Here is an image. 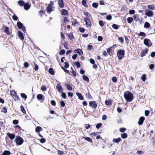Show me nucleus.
Masks as SVG:
<instances>
[{"instance_id": "f257e3e1", "label": "nucleus", "mask_w": 155, "mask_h": 155, "mask_svg": "<svg viewBox=\"0 0 155 155\" xmlns=\"http://www.w3.org/2000/svg\"><path fill=\"white\" fill-rule=\"evenodd\" d=\"M124 96L126 101L128 102L131 101L134 98L133 94L129 91L125 93Z\"/></svg>"}, {"instance_id": "f03ea898", "label": "nucleus", "mask_w": 155, "mask_h": 155, "mask_svg": "<svg viewBox=\"0 0 155 155\" xmlns=\"http://www.w3.org/2000/svg\"><path fill=\"white\" fill-rule=\"evenodd\" d=\"M124 52L125 51L124 50H119L117 51V54L119 59L121 60L122 59L124 55Z\"/></svg>"}, {"instance_id": "7ed1b4c3", "label": "nucleus", "mask_w": 155, "mask_h": 155, "mask_svg": "<svg viewBox=\"0 0 155 155\" xmlns=\"http://www.w3.org/2000/svg\"><path fill=\"white\" fill-rule=\"evenodd\" d=\"M15 141L16 142L17 144L18 145H21L23 142V139L20 137L18 136L15 139Z\"/></svg>"}, {"instance_id": "20e7f679", "label": "nucleus", "mask_w": 155, "mask_h": 155, "mask_svg": "<svg viewBox=\"0 0 155 155\" xmlns=\"http://www.w3.org/2000/svg\"><path fill=\"white\" fill-rule=\"evenodd\" d=\"M11 95L13 97L15 101L18 100L19 97L17 96L14 90H12L10 91Z\"/></svg>"}, {"instance_id": "39448f33", "label": "nucleus", "mask_w": 155, "mask_h": 155, "mask_svg": "<svg viewBox=\"0 0 155 155\" xmlns=\"http://www.w3.org/2000/svg\"><path fill=\"white\" fill-rule=\"evenodd\" d=\"M145 14L148 17H152L153 16V12L151 10L148 9L146 11Z\"/></svg>"}, {"instance_id": "423d86ee", "label": "nucleus", "mask_w": 155, "mask_h": 155, "mask_svg": "<svg viewBox=\"0 0 155 155\" xmlns=\"http://www.w3.org/2000/svg\"><path fill=\"white\" fill-rule=\"evenodd\" d=\"M52 1H51L48 6L46 8V10L48 13H50L51 12L53 11L52 10V5L53 3H51Z\"/></svg>"}, {"instance_id": "0eeeda50", "label": "nucleus", "mask_w": 155, "mask_h": 155, "mask_svg": "<svg viewBox=\"0 0 155 155\" xmlns=\"http://www.w3.org/2000/svg\"><path fill=\"white\" fill-rule=\"evenodd\" d=\"M84 20L85 22L86 25L87 27H90L91 26V21L88 18H85L84 19Z\"/></svg>"}, {"instance_id": "6e6552de", "label": "nucleus", "mask_w": 155, "mask_h": 155, "mask_svg": "<svg viewBox=\"0 0 155 155\" xmlns=\"http://www.w3.org/2000/svg\"><path fill=\"white\" fill-rule=\"evenodd\" d=\"M144 44L147 46H151V43L150 41L148 39H145L143 41Z\"/></svg>"}, {"instance_id": "1a4fd4ad", "label": "nucleus", "mask_w": 155, "mask_h": 155, "mask_svg": "<svg viewBox=\"0 0 155 155\" xmlns=\"http://www.w3.org/2000/svg\"><path fill=\"white\" fill-rule=\"evenodd\" d=\"M56 88L57 91L59 93H62L63 91V89L59 84H57L56 86Z\"/></svg>"}, {"instance_id": "9d476101", "label": "nucleus", "mask_w": 155, "mask_h": 155, "mask_svg": "<svg viewBox=\"0 0 155 155\" xmlns=\"http://www.w3.org/2000/svg\"><path fill=\"white\" fill-rule=\"evenodd\" d=\"M89 105L93 108H96L97 107V104H96L95 101H91L89 102Z\"/></svg>"}, {"instance_id": "9b49d317", "label": "nucleus", "mask_w": 155, "mask_h": 155, "mask_svg": "<svg viewBox=\"0 0 155 155\" xmlns=\"http://www.w3.org/2000/svg\"><path fill=\"white\" fill-rule=\"evenodd\" d=\"M74 52L80 55H81L83 54V52L82 50L79 48L77 49L74 50Z\"/></svg>"}, {"instance_id": "f8f14e48", "label": "nucleus", "mask_w": 155, "mask_h": 155, "mask_svg": "<svg viewBox=\"0 0 155 155\" xmlns=\"http://www.w3.org/2000/svg\"><path fill=\"white\" fill-rule=\"evenodd\" d=\"M7 135L9 138L11 140L14 139L15 137V135L13 134H10L8 132L7 133Z\"/></svg>"}, {"instance_id": "ddd939ff", "label": "nucleus", "mask_w": 155, "mask_h": 155, "mask_svg": "<svg viewBox=\"0 0 155 155\" xmlns=\"http://www.w3.org/2000/svg\"><path fill=\"white\" fill-rule=\"evenodd\" d=\"M145 120V118L143 117H140L139 119V120L138 121V124L139 125H141L143 124V121Z\"/></svg>"}, {"instance_id": "4468645a", "label": "nucleus", "mask_w": 155, "mask_h": 155, "mask_svg": "<svg viewBox=\"0 0 155 155\" xmlns=\"http://www.w3.org/2000/svg\"><path fill=\"white\" fill-rule=\"evenodd\" d=\"M58 4L59 7L63 8L64 6V4L63 0H58Z\"/></svg>"}, {"instance_id": "2eb2a0df", "label": "nucleus", "mask_w": 155, "mask_h": 155, "mask_svg": "<svg viewBox=\"0 0 155 155\" xmlns=\"http://www.w3.org/2000/svg\"><path fill=\"white\" fill-rule=\"evenodd\" d=\"M18 34L19 38L21 40H23L24 39V37L23 36V34L22 33L21 31H18Z\"/></svg>"}, {"instance_id": "dca6fc26", "label": "nucleus", "mask_w": 155, "mask_h": 155, "mask_svg": "<svg viewBox=\"0 0 155 155\" xmlns=\"http://www.w3.org/2000/svg\"><path fill=\"white\" fill-rule=\"evenodd\" d=\"M148 49H146L145 50H143L142 51L141 53V57L144 56L146 54H147L148 52Z\"/></svg>"}, {"instance_id": "f3484780", "label": "nucleus", "mask_w": 155, "mask_h": 155, "mask_svg": "<svg viewBox=\"0 0 155 155\" xmlns=\"http://www.w3.org/2000/svg\"><path fill=\"white\" fill-rule=\"evenodd\" d=\"M61 13L62 15H68V12L66 10L63 9L61 10Z\"/></svg>"}, {"instance_id": "a211bd4d", "label": "nucleus", "mask_w": 155, "mask_h": 155, "mask_svg": "<svg viewBox=\"0 0 155 155\" xmlns=\"http://www.w3.org/2000/svg\"><path fill=\"white\" fill-rule=\"evenodd\" d=\"M76 94L79 99L82 100L84 99V97L81 93L77 92Z\"/></svg>"}, {"instance_id": "6ab92c4d", "label": "nucleus", "mask_w": 155, "mask_h": 155, "mask_svg": "<svg viewBox=\"0 0 155 155\" xmlns=\"http://www.w3.org/2000/svg\"><path fill=\"white\" fill-rule=\"evenodd\" d=\"M121 140V138L120 137H119L117 138H114L113 140V142L116 143H118L120 142Z\"/></svg>"}, {"instance_id": "aec40b11", "label": "nucleus", "mask_w": 155, "mask_h": 155, "mask_svg": "<svg viewBox=\"0 0 155 155\" xmlns=\"http://www.w3.org/2000/svg\"><path fill=\"white\" fill-rule=\"evenodd\" d=\"M30 7V5L29 4H28L27 3H26L25 4H24V8L26 10H27L29 9Z\"/></svg>"}, {"instance_id": "412c9836", "label": "nucleus", "mask_w": 155, "mask_h": 155, "mask_svg": "<svg viewBox=\"0 0 155 155\" xmlns=\"http://www.w3.org/2000/svg\"><path fill=\"white\" fill-rule=\"evenodd\" d=\"M112 47H110L107 50V53L109 55H111L113 53V51L112 50Z\"/></svg>"}, {"instance_id": "4be33fe9", "label": "nucleus", "mask_w": 155, "mask_h": 155, "mask_svg": "<svg viewBox=\"0 0 155 155\" xmlns=\"http://www.w3.org/2000/svg\"><path fill=\"white\" fill-rule=\"evenodd\" d=\"M42 128L38 126L35 128V131L37 132L38 133L40 131L42 130Z\"/></svg>"}, {"instance_id": "5701e85b", "label": "nucleus", "mask_w": 155, "mask_h": 155, "mask_svg": "<svg viewBox=\"0 0 155 155\" xmlns=\"http://www.w3.org/2000/svg\"><path fill=\"white\" fill-rule=\"evenodd\" d=\"M11 154L10 151L5 150L4 151L1 155H10Z\"/></svg>"}, {"instance_id": "b1692460", "label": "nucleus", "mask_w": 155, "mask_h": 155, "mask_svg": "<svg viewBox=\"0 0 155 155\" xmlns=\"http://www.w3.org/2000/svg\"><path fill=\"white\" fill-rule=\"evenodd\" d=\"M68 35L71 41H73L74 39V37L72 34L71 33H70L69 34H68Z\"/></svg>"}, {"instance_id": "393cba45", "label": "nucleus", "mask_w": 155, "mask_h": 155, "mask_svg": "<svg viewBox=\"0 0 155 155\" xmlns=\"http://www.w3.org/2000/svg\"><path fill=\"white\" fill-rule=\"evenodd\" d=\"M83 138L85 140H86L87 141H88V142H89L91 143H92V141L91 139V138H90V137H83Z\"/></svg>"}, {"instance_id": "a878e982", "label": "nucleus", "mask_w": 155, "mask_h": 155, "mask_svg": "<svg viewBox=\"0 0 155 155\" xmlns=\"http://www.w3.org/2000/svg\"><path fill=\"white\" fill-rule=\"evenodd\" d=\"M17 25L18 28L19 29L22 28V27L23 26V24L20 22H18Z\"/></svg>"}, {"instance_id": "bb28decb", "label": "nucleus", "mask_w": 155, "mask_h": 155, "mask_svg": "<svg viewBox=\"0 0 155 155\" xmlns=\"http://www.w3.org/2000/svg\"><path fill=\"white\" fill-rule=\"evenodd\" d=\"M83 79L85 81L88 82L89 81V79L88 77L85 75H84L82 76Z\"/></svg>"}, {"instance_id": "cd10ccee", "label": "nucleus", "mask_w": 155, "mask_h": 155, "mask_svg": "<svg viewBox=\"0 0 155 155\" xmlns=\"http://www.w3.org/2000/svg\"><path fill=\"white\" fill-rule=\"evenodd\" d=\"M147 7L149 9L153 10L155 9V6L153 5H149L147 6Z\"/></svg>"}, {"instance_id": "c85d7f7f", "label": "nucleus", "mask_w": 155, "mask_h": 155, "mask_svg": "<svg viewBox=\"0 0 155 155\" xmlns=\"http://www.w3.org/2000/svg\"><path fill=\"white\" fill-rule=\"evenodd\" d=\"M48 72L51 74L52 75H54V71H53V69L52 68H49Z\"/></svg>"}, {"instance_id": "c756f323", "label": "nucleus", "mask_w": 155, "mask_h": 155, "mask_svg": "<svg viewBox=\"0 0 155 155\" xmlns=\"http://www.w3.org/2000/svg\"><path fill=\"white\" fill-rule=\"evenodd\" d=\"M5 32L8 35H9L10 34V33L9 31V28L8 27H5Z\"/></svg>"}, {"instance_id": "7c9ffc66", "label": "nucleus", "mask_w": 155, "mask_h": 155, "mask_svg": "<svg viewBox=\"0 0 155 155\" xmlns=\"http://www.w3.org/2000/svg\"><path fill=\"white\" fill-rule=\"evenodd\" d=\"M65 85L66 86L67 88L69 91H71L72 90V88L70 86L69 84L66 83L65 84Z\"/></svg>"}, {"instance_id": "2f4dec72", "label": "nucleus", "mask_w": 155, "mask_h": 155, "mask_svg": "<svg viewBox=\"0 0 155 155\" xmlns=\"http://www.w3.org/2000/svg\"><path fill=\"white\" fill-rule=\"evenodd\" d=\"M127 20L128 23L130 24L133 21V18L132 17H128L127 18Z\"/></svg>"}, {"instance_id": "473e14b6", "label": "nucleus", "mask_w": 155, "mask_h": 155, "mask_svg": "<svg viewBox=\"0 0 155 155\" xmlns=\"http://www.w3.org/2000/svg\"><path fill=\"white\" fill-rule=\"evenodd\" d=\"M146 34L145 33L143 32L140 31V33L138 34V35L140 36H143V37H145Z\"/></svg>"}, {"instance_id": "72a5a7b5", "label": "nucleus", "mask_w": 155, "mask_h": 155, "mask_svg": "<svg viewBox=\"0 0 155 155\" xmlns=\"http://www.w3.org/2000/svg\"><path fill=\"white\" fill-rule=\"evenodd\" d=\"M43 97V95L41 94H39L37 96V98L38 100H42Z\"/></svg>"}, {"instance_id": "f704fd0d", "label": "nucleus", "mask_w": 155, "mask_h": 155, "mask_svg": "<svg viewBox=\"0 0 155 155\" xmlns=\"http://www.w3.org/2000/svg\"><path fill=\"white\" fill-rule=\"evenodd\" d=\"M150 26V25L149 23L148 22H146L145 23L144 25V27L146 28H149Z\"/></svg>"}, {"instance_id": "c9c22d12", "label": "nucleus", "mask_w": 155, "mask_h": 155, "mask_svg": "<svg viewBox=\"0 0 155 155\" xmlns=\"http://www.w3.org/2000/svg\"><path fill=\"white\" fill-rule=\"evenodd\" d=\"M127 137V134L126 133H124L121 134V137L122 138H126Z\"/></svg>"}, {"instance_id": "e433bc0d", "label": "nucleus", "mask_w": 155, "mask_h": 155, "mask_svg": "<svg viewBox=\"0 0 155 155\" xmlns=\"http://www.w3.org/2000/svg\"><path fill=\"white\" fill-rule=\"evenodd\" d=\"M18 3L19 5L23 6L24 5L25 2L22 0H19L18 2Z\"/></svg>"}, {"instance_id": "4c0bfd02", "label": "nucleus", "mask_w": 155, "mask_h": 155, "mask_svg": "<svg viewBox=\"0 0 155 155\" xmlns=\"http://www.w3.org/2000/svg\"><path fill=\"white\" fill-rule=\"evenodd\" d=\"M74 64L78 68H79L81 67V64L80 62L78 61L75 62Z\"/></svg>"}, {"instance_id": "58836bf2", "label": "nucleus", "mask_w": 155, "mask_h": 155, "mask_svg": "<svg viewBox=\"0 0 155 155\" xmlns=\"http://www.w3.org/2000/svg\"><path fill=\"white\" fill-rule=\"evenodd\" d=\"M82 4L84 6L87 7V5L86 4V0H83L82 1Z\"/></svg>"}, {"instance_id": "ea45409f", "label": "nucleus", "mask_w": 155, "mask_h": 155, "mask_svg": "<svg viewBox=\"0 0 155 155\" xmlns=\"http://www.w3.org/2000/svg\"><path fill=\"white\" fill-rule=\"evenodd\" d=\"M105 104L107 105H109L111 104V102L110 100H106L105 102Z\"/></svg>"}, {"instance_id": "a19ab883", "label": "nucleus", "mask_w": 155, "mask_h": 155, "mask_svg": "<svg viewBox=\"0 0 155 155\" xmlns=\"http://www.w3.org/2000/svg\"><path fill=\"white\" fill-rule=\"evenodd\" d=\"M112 27L113 28L116 29H118L119 27V26H118V25H117L115 24H113L112 25Z\"/></svg>"}, {"instance_id": "79ce46f5", "label": "nucleus", "mask_w": 155, "mask_h": 155, "mask_svg": "<svg viewBox=\"0 0 155 155\" xmlns=\"http://www.w3.org/2000/svg\"><path fill=\"white\" fill-rule=\"evenodd\" d=\"M2 112L6 114L7 112V110L5 107H3L2 110Z\"/></svg>"}, {"instance_id": "37998d69", "label": "nucleus", "mask_w": 155, "mask_h": 155, "mask_svg": "<svg viewBox=\"0 0 155 155\" xmlns=\"http://www.w3.org/2000/svg\"><path fill=\"white\" fill-rule=\"evenodd\" d=\"M21 96L22 98L24 99H26L27 98V95L24 93H21Z\"/></svg>"}, {"instance_id": "c03bdc74", "label": "nucleus", "mask_w": 155, "mask_h": 155, "mask_svg": "<svg viewBox=\"0 0 155 155\" xmlns=\"http://www.w3.org/2000/svg\"><path fill=\"white\" fill-rule=\"evenodd\" d=\"M141 79L143 81H144L146 79V75L143 74L141 77Z\"/></svg>"}, {"instance_id": "a18cd8bd", "label": "nucleus", "mask_w": 155, "mask_h": 155, "mask_svg": "<svg viewBox=\"0 0 155 155\" xmlns=\"http://www.w3.org/2000/svg\"><path fill=\"white\" fill-rule=\"evenodd\" d=\"M99 24L100 26L101 27L103 26L104 25V23L103 21L102 20H100L99 21Z\"/></svg>"}, {"instance_id": "49530a36", "label": "nucleus", "mask_w": 155, "mask_h": 155, "mask_svg": "<svg viewBox=\"0 0 155 155\" xmlns=\"http://www.w3.org/2000/svg\"><path fill=\"white\" fill-rule=\"evenodd\" d=\"M21 110L23 113L24 114L26 113V111H25V109L24 107L22 106H21Z\"/></svg>"}, {"instance_id": "de8ad7c7", "label": "nucleus", "mask_w": 155, "mask_h": 155, "mask_svg": "<svg viewBox=\"0 0 155 155\" xmlns=\"http://www.w3.org/2000/svg\"><path fill=\"white\" fill-rule=\"evenodd\" d=\"M34 65L35 66L34 68V70L35 71H36L38 70V65L36 63H34Z\"/></svg>"}, {"instance_id": "09e8293b", "label": "nucleus", "mask_w": 155, "mask_h": 155, "mask_svg": "<svg viewBox=\"0 0 155 155\" xmlns=\"http://www.w3.org/2000/svg\"><path fill=\"white\" fill-rule=\"evenodd\" d=\"M65 53V50L64 49H63V50H61L60 51L59 53L60 55H63V54H64Z\"/></svg>"}, {"instance_id": "8fccbe9b", "label": "nucleus", "mask_w": 155, "mask_h": 155, "mask_svg": "<svg viewBox=\"0 0 155 155\" xmlns=\"http://www.w3.org/2000/svg\"><path fill=\"white\" fill-rule=\"evenodd\" d=\"M92 6L93 7L96 8L98 6V4L97 3L94 2L92 4Z\"/></svg>"}, {"instance_id": "3c124183", "label": "nucleus", "mask_w": 155, "mask_h": 155, "mask_svg": "<svg viewBox=\"0 0 155 155\" xmlns=\"http://www.w3.org/2000/svg\"><path fill=\"white\" fill-rule=\"evenodd\" d=\"M80 31L81 32L83 33L85 31L84 28L81 27H79V28Z\"/></svg>"}, {"instance_id": "603ef678", "label": "nucleus", "mask_w": 155, "mask_h": 155, "mask_svg": "<svg viewBox=\"0 0 155 155\" xmlns=\"http://www.w3.org/2000/svg\"><path fill=\"white\" fill-rule=\"evenodd\" d=\"M18 121L17 120H15L13 121V124L15 125H17L18 123Z\"/></svg>"}, {"instance_id": "864d4df0", "label": "nucleus", "mask_w": 155, "mask_h": 155, "mask_svg": "<svg viewBox=\"0 0 155 155\" xmlns=\"http://www.w3.org/2000/svg\"><path fill=\"white\" fill-rule=\"evenodd\" d=\"M61 96L63 98H66V95L65 93L64 92H62L61 93Z\"/></svg>"}, {"instance_id": "5fc2aeb1", "label": "nucleus", "mask_w": 155, "mask_h": 155, "mask_svg": "<svg viewBox=\"0 0 155 155\" xmlns=\"http://www.w3.org/2000/svg\"><path fill=\"white\" fill-rule=\"evenodd\" d=\"M24 67L26 68H28L29 66V64L28 62H25L24 64Z\"/></svg>"}, {"instance_id": "6e6d98bb", "label": "nucleus", "mask_w": 155, "mask_h": 155, "mask_svg": "<svg viewBox=\"0 0 155 155\" xmlns=\"http://www.w3.org/2000/svg\"><path fill=\"white\" fill-rule=\"evenodd\" d=\"M65 65L64 68H67L69 67V64L67 62H64Z\"/></svg>"}, {"instance_id": "4d7b16f0", "label": "nucleus", "mask_w": 155, "mask_h": 155, "mask_svg": "<svg viewBox=\"0 0 155 155\" xmlns=\"http://www.w3.org/2000/svg\"><path fill=\"white\" fill-rule=\"evenodd\" d=\"M12 18L14 21H17L18 18L16 15H14L12 16Z\"/></svg>"}, {"instance_id": "13d9d810", "label": "nucleus", "mask_w": 155, "mask_h": 155, "mask_svg": "<svg viewBox=\"0 0 155 155\" xmlns=\"http://www.w3.org/2000/svg\"><path fill=\"white\" fill-rule=\"evenodd\" d=\"M133 18L134 20L136 21H137L138 19V18L137 17V15H134Z\"/></svg>"}, {"instance_id": "bf43d9fd", "label": "nucleus", "mask_w": 155, "mask_h": 155, "mask_svg": "<svg viewBox=\"0 0 155 155\" xmlns=\"http://www.w3.org/2000/svg\"><path fill=\"white\" fill-rule=\"evenodd\" d=\"M112 81L114 82H116L117 81V79L116 77H113L112 78Z\"/></svg>"}, {"instance_id": "052dcab7", "label": "nucleus", "mask_w": 155, "mask_h": 155, "mask_svg": "<svg viewBox=\"0 0 155 155\" xmlns=\"http://www.w3.org/2000/svg\"><path fill=\"white\" fill-rule=\"evenodd\" d=\"M112 18V16L111 15H108L107 17H106V19L108 20H110Z\"/></svg>"}, {"instance_id": "680f3d73", "label": "nucleus", "mask_w": 155, "mask_h": 155, "mask_svg": "<svg viewBox=\"0 0 155 155\" xmlns=\"http://www.w3.org/2000/svg\"><path fill=\"white\" fill-rule=\"evenodd\" d=\"M150 112L148 110H146L145 111V115L146 116H148Z\"/></svg>"}, {"instance_id": "e2e57ef3", "label": "nucleus", "mask_w": 155, "mask_h": 155, "mask_svg": "<svg viewBox=\"0 0 155 155\" xmlns=\"http://www.w3.org/2000/svg\"><path fill=\"white\" fill-rule=\"evenodd\" d=\"M126 130V129L125 128H121L120 129V131L121 132H124Z\"/></svg>"}, {"instance_id": "0e129e2a", "label": "nucleus", "mask_w": 155, "mask_h": 155, "mask_svg": "<svg viewBox=\"0 0 155 155\" xmlns=\"http://www.w3.org/2000/svg\"><path fill=\"white\" fill-rule=\"evenodd\" d=\"M102 125V124L100 123L97 124L96 125V127L97 129H99Z\"/></svg>"}, {"instance_id": "69168bd1", "label": "nucleus", "mask_w": 155, "mask_h": 155, "mask_svg": "<svg viewBox=\"0 0 155 155\" xmlns=\"http://www.w3.org/2000/svg\"><path fill=\"white\" fill-rule=\"evenodd\" d=\"M118 40L120 41L121 43H123L124 42V40L121 37H119L118 38Z\"/></svg>"}, {"instance_id": "338daca9", "label": "nucleus", "mask_w": 155, "mask_h": 155, "mask_svg": "<svg viewBox=\"0 0 155 155\" xmlns=\"http://www.w3.org/2000/svg\"><path fill=\"white\" fill-rule=\"evenodd\" d=\"M135 12V11L134 10H130L129 11V13L130 14H133Z\"/></svg>"}, {"instance_id": "774afa93", "label": "nucleus", "mask_w": 155, "mask_h": 155, "mask_svg": "<svg viewBox=\"0 0 155 155\" xmlns=\"http://www.w3.org/2000/svg\"><path fill=\"white\" fill-rule=\"evenodd\" d=\"M97 40L99 41H101L103 40V38L101 36H99L98 37Z\"/></svg>"}]
</instances>
